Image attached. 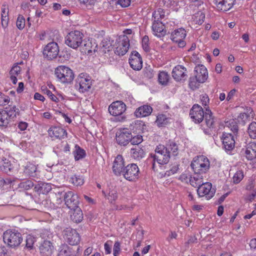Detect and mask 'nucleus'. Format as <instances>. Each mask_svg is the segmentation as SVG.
Listing matches in <instances>:
<instances>
[{
    "label": "nucleus",
    "instance_id": "obj_1",
    "mask_svg": "<svg viewBox=\"0 0 256 256\" xmlns=\"http://www.w3.org/2000/svg\"><path fill=\"white\" fill-rule=\"evenodd\" d=\"M170 154L168 152L164 146L160 144L156 146L155 150V154H151L148 161L152 164V168L154 170H156V162L159 164H167L170 160Z\"/></svg>",
    "mask_w": 256,
    "mask_h": 256
},
{
    "label": "nucleus",
    "instance_id": "obj_2",
    "mask_svg": "<svg viewBox=\"0 0 256 256\" xmlns=\"http://www.w3.org/2000/svg\"><path fill=\"white\" fill-rule=\"evenodd\" d=\"M3 240L9 247L16 248L22 243V235L16 230H8L3 234Z\"/></svg>",
    "mask_w": 256,
    "mask_h": 256
},
{
    "label": "nucleus",
    "instance_id": "obj_3",
    "mask_svg": "<svg viewBox=\"0 0 256 256\" xmlns=\"http://www.w3.org/2000/svg\"><path fill=\"white\" fill-rule=\"evenodd\" d=\"M190 166L194 173L201 174H205L209 169L210 162L206 157L200 156L193 160Z\"/></svg>",
    "mask_w": 256,
    "mask_h": 256
},
{
    "label": "nucleus",
    "instance_id": "obj_4",
    "mask_svg": "<svg viewBox=\"0 0 256 256\" xmlns=\"http://www.w3.org/2000/svg\"><path fill=\"white\" fill-rule=\"evenodd\" d=\"M55 74L60 82L64 84L71 82L74 78L72 70L64 66H58L55 70Z\"/></svg>",
    "mask_w": 256,
    "mask_h": 256
},
{
    "label": "nucleus",
    "instance_id": "obj_5",
    "mask_svg": "<svg viewBox=\"0 0 256 256\" xmlns=\"http://www.w3.org/2000/svg\"><path fill=\"white\" fill-rule=\"evenodd\" d=\"M83 34L78 30L70 32L66 36L65 43L71 48L76 49L82 43Z\"/></svg>",
    "mask_w": 256,
    "mask_h": 256
},
{
    "label": "nucleus",
    "instance_id": "obj_6",
    "mask_svg": "<svg viewBox=\"0 0 256 256\" xmlns=\"http://www.w3.org/2000/svg\"><path fill=\"white\" fill-rule=\"evenodd\" d=\"M207 128H204L202 129L204 132L208 135H211L213 131H215L216 125L217 122V119L215 118L209 107L205 108V114L204 118Z\"/></svg>",
    "mask_w": 256,
    "mask_h": 256
},
{
    "label": "nucleus",
    "instance_id": "obj_7",
    "mask_svg": "<svg viewBox=\"0 0 256 256\" xmlns=\"http://www.w3.org/2000/svg\"><path fill=\"white\" fill-rule=\"evenodd\" d=\"M126 110V105L122 101L114 102L108 107V112L111 115L121 116L120 121H122L126 119V116L122 115Z\"/></svg>",
    "mask_w": 256,
    "mask_h": 256
},
{
    "label": "nucleus",
    "instance_id": "obj_8",
    "mask_svg": "<svg viewBox=\"0 0 256 256\" xmlns=\"http://www.w3.org/2000/svg\"><path fill=\"white\" fill-rule=\"evenodd\" d=\"M58 194L64 196L65 204L70 210L78 206V196L74 192L72 191L58 192Z\"/></svg>",
    "mask_w": 256,
    "mask_h": 256
},
{
    "label": "nucleus",
    "instance_id": "obj_9",
    "mask_svg": "<svg viewBox=\"0 0 256 256\" xmlns=\"http://www.w3.org/2000/svg\"><path fill=\"white\" fill-rule=\"evenodd\" d=\"M138 174L139 168L138 166L134 164H131L124 167L122 174L126 180L133 181L138 178Z\"/></svg>",
    "mask_w": 256,
    "mask_h": 256
},
{
    "label": "nucleus",
    "instance_id": "obj_10",
    "mask_svg": "<svg viewBox=\"0 0 256 256\" xmlns=\"http://www.w3.org/2000/svg\"><path fill=\"white\" fill-rule=\"evenodd\" d=\"M129 38L126 35L120 36L116 44V47L114 50L116 54L119 56H124L128 52L129 46Z\"/></svg>",
    "mask_w": 256,
    "mask_h": 256
},
{
    "label": "nucleus",
    "instance_id": "obj_11",
    "mask_svg": "<svg viewBox=\"0 0 256 256\" xmlns=\"http://www.w3.org/2000/svg\"><path fill=\"white\" fill-rule=\"evenodd\" d=\"M65 240L70 245H76L80 242V236L76 230L68 228L63 231Z\"/></svg>",
    "mask_w": 256,
    "mask_h": 256
},
{
    "label": "nucleus",
    "instance_id": "obj_12",
    "mask_svg": "<svg viewBox=\"0 0 256 256\" xmlns=\"http://www.w3.org/2000/svg\"><path fill=\"white\" fill-rule=\"evenodd\" d=\"M91 86L92 81L89 76H82L80 74L76 80L75 87L80 92L84 93L88 91Z\"/></svg>",
    "mask_w": 256,
    "mask_h": 256
},
{
    "label": "nucleus",
    "instance_id": "obj_13",
    "mask_svg": "<svg viewBox=\"0 0 256 256\" xmlns=\"http://www.w3.org/2000/svg\"><path fill=\"white\" fill-rule=\"evenodd\" d=\"M59 47L56 42L48 43L44 48V56L48 60H51L56 58L58 54Z\"/></svg>",
    "mask_w": 256,
    "mask_h": 256
},
{
    "label": "nucleus",
    "instance_id": "obj_14",
    "mask_svg": "<svg viewBox=\"0 0 256 256\" xmlns=\"http://www.w3.org/2000/svg\"><path fill=\"white\" fill-rule=\"evenodd\" d=\"M130 138L132 133L128 128L120 130L116 133V141L120 146H126L130 142Z\"/></svg>",
    "mask_w": 256,
    "mask_h": 256
},
{
    "label": "nucleus",
    "instance_id": "obj_15",
    "mask_svg": "<svg viewBox=\"0 0 256 256\" xmlns=\"http://www.w3.org/2000/svg\"><path fill=\"white\" fill-rule=\"evenodd\" d=\"M205 112L198 104H194L190 112V116L195 123L200 124L204 118Z\"/></svg>",
    "mask_w": 256,
    "mask_h": 256
},
{
    "label": "nucleus",
    "instance_id": "obj_16",
    "mask_svg": "<svg viewBox=\"0 0 256 256\" xmlns=\"http://www.w3.org/2000/svg\"><path fill=\"white\" fill-rule=\"evenodd\" d=\"M212 186L210 182H204L198 187L197 193L200 197L206 196L208 200L211 198L214 195V191L212 190Z\"/></svg>",
    "mask_w": 256,
    "mask_h": 256
},
{
    "label": "nucleus",
    "instance_id": "obj_17",
    "mask_svg": "<svg viewBox=\"0 0 256 256\" xmlns=\"http://www.w3.org/2000/svg\"><path fill=\"white\" fill-rule=\"evenodd\" d=\"M129 63L131 68L135 70H139L142 67V58L136 51H132L129 58Z\"/></svg>",
    "mask_w": 256,
    "mask_h": 256
},
{
    "label": "nucleus",
    "instance_id": "obj_18",
    "mask_svg": "<svg viewBox=\"0 0 256 256\" xmlns=\"http://www.w3.org/2000/svg\"><path fill=\"white\" fill-rule=\"evenodd\" d=\"M223 148L226 152L232 151L235 146V140L234 136L229 133H224L221 138Z\"/></svg>",
    "mask_w": 256,
    "mask_h": 256
},
{
    "label": "nucleus",
    "instance_id": "obj_19",
    "mask_svg": "<svg viewBox=\"0 0 256 256\" xmlns=\"http://www.w3.org/2000/svg\"><path fill=\"white\" fill-rule=\"evenodd\" d=\"M124 160L122 155H118L114 161L112 172L116 176H120L124 169Z\"/></svg>",
    "mask_w": 256,
    "mask_h": 256
},
{
    "label": "nucleus",
    "instance_id": "obj_20",
    "mask_svg": "<svg viewBox=\"0 0 256 256\" xmlns=\"http://www.w3.org/2000/svg\"><path fill=\"white\" fill-rule=\"evenodd\" d=\"M194 76L199 83L204 82L208 77L206 68L203 65H198L194 68Z\"/></svg>",
    "mask_w": 256,
    "mask_h": 256
},
{
    "label": "nucleus",
    "instance_id": "obj_21",
    "mask_svg": "<svg viewBox=\"0 0 256 256\" xmlns=\"http://www.w3.org/2000/svg\"><path fill=\"white\" fill-rule=\"evenodd\" d=\"M186 69L184 66L178 65L172 70V76L176 81L184 80L186 79Z\"/></svg>",
    "mask_w": 256,
    "mask_h": 256
},
{
    "label": "nucleus",
    "instance_id": "obj_22",
    "mask_svg": "<svg viewBox=\"0 0 256 256\" xmlns=\"http://www.w3.org/2000/svg\"><path fill=\"white\" fill-rule=\"evenodd\" d=\"M235 0H214V4L218 10L226 12L233 6Z\"/></svg>",
    "mask_w": 256,
    "mask_h": 256
},
{
    "label": "nucleus",
    "instance_id": "obj_23",
    "mask_svg": "<svg viewBox=\"0 0 256 256\" xmlns=\"http://www.w3.org/2000/svg\"><path fill=\"white\" fill-rule=\"evenodd\" d=\"M48 134L52 138L62 139L66 137L67 133L66 130L64 128L60 127L54 126L49 129Z\"/></svg>",
    "mask_w": 256,
    "mask_h": 256
},
{
    "label": "nucleus",
    "instance_id": "obj_24",
    "mask_svg": "<svg viewBox=\"0 0 256 256\" xmlns=\"http://www.w3.org/2000/svg\"><path fill=\"white\" fill-rule=\"evenodd\" d=\"M50 184L40 182L34 186V190L38 194H46L52 190Z\"/></svg>",
    "mask_w": 256,
    "mask_h": 256
},
{
    "label": "nucleus",
    "instance_id": "obj_25",
    "mask_svg": "<svg viewBox=\"0 0 256 256\" xmlns=\"http://www.w3.org/2000/svg\"><path fill=\"white\" fill-rule=\"evenodd\" d=\"M152 30L154 34L158 37L163 36L166 34V30H164V26L160 22H153Z\"/></svg>",
    "mask_w": 256,
    "mask_h": 256
},
{
    "label": "nucleus",
    "instance_id": "obj_26",
    "mask_svg": "<svg viewBox=\"0 0 256 256\" xmlns=\"http://www.w3.org/2000/svg\"><path fill=\"white\" fill-rule=\"evenodd\" d=\"M76 252L72 247L66 244L60 246L58 250V256H75Z\"/></svg>",
    "mask_w": 256,
    "mask_h": 256
},
{
    "label": "nucleus",
    "instance_id": "obj_27",
    "mask_svg": "<svg viewBox=\"0 0 256 256\" xmlns=\"http://www.w3.org/2000/svg\"><path fill=\"white\" fill-rule=\"evenodd\" d=\"M53 246L50 241L44 240L40 247L41 254L44 256H50L53 250Z\"/></svg>",
    "mask_w": 256,
    "mask_h": 256
},
{
    "label": "nucleus",
    "instance_id": "obj_28",
    "mask_svg": "<svg viewBox=\"0 0 256 256\" xmlns=\"http://www.w3.org/2000/svg\"><path fill=\"white\" fill-rule=\"evenodd\" d=\"M168 152L170 154V157L172 156H176L178 154V144L174 140H169L164 146Z\"/></svg>",
    "mask_w": 256,
    "mask_h": 256
},
{
    "label": "nucleus",
    "instance_id": "obj_29",
    "mask_svg": "<svg viewBox=\"0 0 256 256\" xmlns=\"http://www.w3.org/2000/svg\"><path fill=\"white\" fill-rule=\"evenodd\" d=\"M152 108L148 105H144L138 108L134 114L136 117H145L150 115L152 112Z\"/></svg>",
    "mask_w": 256,
    "mask_h": 256
},
{
    "label": "nucleus",
    "instance_id": "obj_30",
    "mask_svg": "<svg viewBox=\"0 0 256 256\" xmlns=\"http://www.w3.org/2000/svg\"><path fill=\"white\" fill-rule=\"evenodd\" d=\"M24 173L27 176L36 177L38 174L37 167L36 164L28 162L24 166Z\"/></svg>",
    "mask_w": 256,
    "mask_h": 256
},
{
    "label": "nucleus",
    "instance_id": "obj_31",
    "mask_svg": "<svg viewBox=\"0 0 256 256\" xmlns=\"http://www.w3.org/2000/svg\"><path fill=\"white\" fill-rule=\"evenodd\" d=\"M83 213L79 206L71 210L70 219L76 223H80L83 220Z\"/></svg>",
    "mask_w": 256,
    "mask_h": 256
},
{
    "label": "nucleus",
    "instance_id": "obj_32",
    "mask_svg": "<svg viewBox=\"0 0 256 256\" xmlns=\"http://www.w3.org/2000/svg\"><path fill=\"white\" fill-rule=\"evenodd\" d=\"M4 111L6 113L7 117L10 120L20 114L19 109L14 105H9L5 108Z\"/></svg>",
    "mask_w": 256,
    "mask_h": 256
},
{
    "label": "nucleus",
    "instance_id": "obj_33",
    "mask_svg": "<svg viewBox=\"0 0 256 256\" xmlns=\"http://www.w3.org/2000/svg\"><path fill=\"white\" fill-rule=\"evenodd\" d=\"M186 35L184 28H180L175 30L171 34V39L173 42L178 41L179 39H184Z\"/></svg>",
    "mask_w": 256,
    "mask_h": 256
},
{
    "label": "nucleus",
    "instance_id": "obj_34",
    "mask_svg": "<svg viewBox=\"0 0 256 256\" xmlns=\"http://www.w3.org/2000/svg\"><path fill=\"white\" fill-rule=\"evenodd\" d=\"M204 177L199 174H196L193 176H190L188 180L190 184L194 187L200 186L201 184H203Z\"/></svg>",
    "mask_w": 256,
    "mask_h": 256
},
{
    "label": "nucleus",
    "instance_id": "obj_35",
    "mask_svg": "<svg viewBox=\"0 0 256 256\" xmlns=\"http://www.w3.org/2000/svg\"><path fill=\"white\" fill-rule=\"evenodd\" d=\"M8 6L6 4H2V24L4 28L7 26L8 22Z\"/></svg>",
    "mask_w": 256,
    "mask_h": 256
},
{
    "label": "nucleus",
    "instance_id": "obj_36",
    "mask_svg": "<svg viewBox=\"0 0 256 256\" xmlns=\"http://www.w3.org/2000/svg\"><path fill=\"white\" fill-rule=\"evenodd\" d=\"M130 153L132 156L138 160H141L145 155L144 150L139 147L132 148Z\"/></svg>",
    "mask_w": 256,
    "mask_h": 256
},
{
    "label": "nucleus",
    "instance_id": "obj_37",
    "mask_svg": "<svg viewBox=\"0 0 256 256\" xmlns=\"http://www.w3.org/2000/svg\"><path fill=\"white\" fill-rule=\"evenodd\" d=\"M97 46L92 45V42L90 40L84 42V44H82V52L85 54H90L92 52H96Z\"/></svg>",
    "mask_w": 256,
    "mask_h": 256
},
{
    "label": "nucleus",
    "instance_id": "obj_38",
    "mask_svg": "<svg viewBox=\"0 0 256 256\" xmlns=\"http://www.w3.org/2000/svg\"><path fill=\"white\" fill-rule=\"evenodd\" d=\"M70 182L76 186H80L84 184V179L82 176L74 174L70 178Z\"/></svg>",
    "mask_w": 256,
    "mask_h": 256
},
{
    "label": "nucleus",
    "instance_id": "obj_39",
    "mask_svg": "<svg viewBox=\"0 0 256 256\" xmlns=\"http://www.w3.org/2000/svg\"><path fill=\"white\" fill-rule=\"evenodd\" d=\"M0 168L4 172L8 173L10 172L12 169V164L8 160L3 158L0 160Z\"/></svg>",
    "mask_w": 256,
    "mask_h": 256
},
{
    "label": "nucleus",
    "instance_id": "obj_40",
    "mask_svg": "<svg viewBox=\"0 0 256 256\" xmlns=\"http://www.w3.org/2000/svg\"><path fill=\"white\" fill-rule=\"evenodd\" d=\"M34 182L32 180H26L21 182L18 184V188H20L24 190H28L32 188V187H34Z\"/></svg>",
    "mask_w": 256,
    "mask_h": 256
},
{
    "label": "nucleus",
    "instance_id": "obj_41",
    "mask_svg": "<svg viewBox=\"0 0 256 256\" xmlns=\"http://www.w3.org/2000/svg\"><path fill=\"white\" fill-rule=\"evenodd\" d=\"M101 49L104 53H106L112 48V42L108 38L104 39L101 42Z\"/></svg>",
    "mask_w": 256,
    "mask_h": 256
},
{
    "label": "nucleus",
    "instance_id": "obj_42",
    "mask_svg": "<svg viewBox=\"0 0 256 256\" xmlns=\"http://www.w3.org/2000/svg\"><path fill=\"white\" fill-rule=\"evenodd\" d=\"M169 75L166 72H160L158 76V82L162 85H166L169 80Z\"/></svg>",
    "mask_w": 256,
    "mask_h": 256
},
{
    "label": "nucleus",
    "instance_id": "obj_43",
    "mask_svg": "<svg viewBox=\"0 0 256 256\" xmlns=\"http://www.w3.org/2000/svg\"><path fill=\"white\" fill-rule=\"evenodd\" d=\"M75 148L76 150L74 152L75 160H78L84 158L86 156L84 150L81 148L79 146L77 145L75 146Z\"/></svg>",
    "mask_w": 256,
    "mask_h": 256
},
{
    "label": "nucleus",
    "instance_id": "obj_44",
    "mask_svg": "<svg viewBox=\"0 0 256 256\" xmlns=\"http://www.w3.org/2000/svg\"><path fill=\"white\" fill-rule=\"evenodd\" d=\"M156 122L158 126H164L168 124V118L164 114H159Z\"/></svg>",
    "mask_w": 256,
    "mask_h": 256
},
{
    "label": "nucleus",
    "instance_id": "obj_45",
    "mask_svg": "<svg viewBox=\"0 0 256 256\" xmlns=\"http://www.w3.org/2000/svg\"><path fill=\"white\" fill-rule=\"evenodd\" d=\"M10 120L4 110H0V126L6 127L10 123Z\"/></svg>",
    "mask_w": 256,
    "mask_h": 256
},
{
    "label": "nucleus",
    "instance_id": "obj_46",
    "mask_svg": "<svg viewBox=\"0 0 256 256\" xmlns=\"http://www.w3.org/2000/svg\"><path fill=\"white\" fill-rule=\"evenodd\" d=\"M42 91L44 94H46L48 96L52 101L54 102H58L59 101L58 98L54 96L52 92L49 90L47 88L44 87L42 88Z\"/></svg>",
    "mask_w": 256,
    "mask_h": 256
},
{
    "label": "nucleus",
    "instance_id": "obj_47",
    "mask_svg": "<svg viewBox=\"0 0 256 256\" xmlns=\"http://www.w3.org/2000/svg\"><path fill=\"white\" fill-rule=\"evenodd\" d=\"M248 133L251 138H256V122H252L248 128Z\"/></svg>",
    "mask_w": 256,
    "mask_h": 256
},
{
    "label": "nucleus",
    "instance_id": "obj_48",
    "mask_svg": "<svg viewBox=\"0 0 256 256\" xmlns=\"http://www.w3.org/2000/svg\"><path fill=\"white\" fill-rule=\"evenodd\" d=\"M17 28L20 30H22L26 26V20L24 18L22 15H18L16 22Z\"/></svg>",
    "mask_w": 256,
    "mask_h": 256
},
{
    "label": "nucleus",
    "instance_id": "obj_49",
    "mask_svg": "<svg viewBox=\"0 0 256 256\" xmlns=\"http://www.w3.org/2000/svg\"><path fill=\"white\" fill-rule=\"evenodd\" d=\"M35 241V238L32 236H28L26 240V247L28 248L32 249Z\"/></svg>",
    "mask_w": 256,
    "mask_h": 256
},
{
    "label": "nucleus",
    "instance_id": "obj_50",
    "mask_svg": "<svg viewBox=\"0 0 256 256\" xmlns=\"http://www.w3.org/2000/svg\"><path fill=\"white\" fill-rule=\"evenodd\" d=\"M149 38L148 37L146 36H144L142 39V46L144 50L146 52H149L150 50V48L149 46Z\"/></svg>",
    "mask_w": 256,
    "mask_h": 256
},
{
    "label": "nucleus",
    "instance_id": "obj_51",
    "mask_svg": "<svg viewBox=\"0 0 256 256\" xmlns=\"http://www.w3.org/2000/svg\"><path fill=\"white\" fill-rule=\"evenodd\" d=\"M205 18V14L203 12H200L196 14L195 21L196 24L199 25L202 24Z\"/></svg>",
    "mask_w": 256,
    "mask_h": 256
},
{
    "label": "nucleus",
    "instance_id": "obj_52",
    "mask_svg": "<svg viewBox=\"0 0 256 256\" xmlns=\"http://www.w3.org/2000/svg\"><path fill=\"white\" fill-rule=\"evenodd\" d=\"M198 83L195 76L190 78L189 86L191 89L194 90L198 88Z\"/></svg>",
    "mask_w": 256,
    "mask_h": 256
},
{
    "label": "nucleus",
    "instance_id": "obj_53",
    "mask_svg": "<svg viewBox=\"0 0 256 256\" xmlns=\"http://www.w3.org/2000/svg\"><path fill=\"white\" fill-rule=\"evenodd\" d=\"M244 177L243 173L242 171H237L233 176V181L234 184L239 183Z\"/></svg>",
    "mask_w": 256,
    "mask_h": 256
},
{
    "label": "nucleus",
    "instance_id": "obj_54",
    "mask_svg": "<svg viewBox=\"0 0 256 256\" xmlns=\"http://www.w3.org/2000/svg\"><path fill=\"white\" fill-rule=\"evenodd\" d=\"M118 195L116 190H112L110 191L108 196V199L111 203L115 202L118 198Z\"/></svg>",
    "mask_w": 256,
    "mask_h": 256
},
{
    "label": "nucleus",
    "instance_id": "obj_55",
    "mask_svg": "<svg viewBox=\"0 0 256 256\" xmlns=\"http://www.w3.org/2000/svg\"><path fill=\"white\" fill-rule=\"evenodd\" d=\"M142 136L138 135L132 137V138L130 142L133 145H138L142 142Z\"/></svg>",
    "mask_w": 256,
    "mask_h": 256
},
{
    "label": "nucleus",
    "instance_id": "obj_56",
    "mask_svg": "<svg viewBox=\"0 0 256 256\" xmlns=\"http://www.w3.org/2000/svg\"><path fill=\"white\" fill-rule=\"evenodd\" d=\"M179 170V164L177 163H174L172 165V166L170 170L168 171H166V174L168 176L170 174H173L176 173Z\"/></svg>",
    "mask_w": 256,
    "mask_h": 256
},
{
    "label": "nucleus",
    "instance_id": "obj_57",
    "mask_svg": "<svg viewBox=\"0 0 256 256\" xmlns=\"http://www.w3.org/2000/svg\"><path fill=\"white\" fill-rule=\"evenodd\" d=\"M162 12V9L158 8L157 10L154 11L152 13L153 22H160V14Z\"/></svg>",
    "mask_w": 256,
    "mask_h": 256
},
{
    "label": "nucleus",
    "instance_id": "obj_58",
    "mask_svg": "<svg viewBox=\"0 0 256 256\" xmlns=\"http://www.w3.org/2000/svg\"><path fill=\"white\" fill-rule=\"evenodd\" d=\"M21 71V68L17 64L14 66L10 72V75H14L15 76L19 74Z\"/></svg>",
    "mask_w": 256,
    "mask_h": 256
},
{
    "label": "nucleus",
    "instance_id": "obj_59",
    "mask_svg": "<svg viewBox=\"0 0 256 256\" xmlns=\"http://www.w3.org/2000/svg\"><path fill=\"white\" fill-rule=\"evenodd\" d=\"M227 126H228L230 130L234 133H237L238 130V126L237 125L236 122L232 120L231 122L229 123L227 122Z\"/></svg>",
    "mask_w": 256,
    "mask_h": 256
},
{
    "label": "nucleus",
    "instance_id": "obj_60",
    "mask_svg": "<svg viewBox=\"0 0 256 256\" xmlns=\"http://www.w3.org/2000/svg\"><path fill=\"white\" fill-rule=\"evenodd\" d=\"M200 98L202 106H206V108L208 107V105L210 102V99L208 96L206 94H202L200 96Z\"/></svg>",
    "mask_w": 256,
    "mask_h": 256
},
{
    "label": "nucleus",
    "instance_id": "obj_61",
    "mask_svg": "<svg viewBox=\"0 0 256 256\" xmlns=\"http://www.w3.org/2000/svg\"><path fill=\"white\" fill-rule=\"evenodd\" d=\"M112 244V240H108L105 242L104 244V248L106 254H110L111 253V247Z\"/></svg>",
    "mask_w": 256,
    "mask_h": 256
},
{
    "label": "nucleus",
    "instance_id": "obj_62",
    "mask_svg": "<svg viewBox=\"0 0 256 256\" xmlns=\"http://www.w3.org/2000/svg\"><path fill=\"white\" fill-rule=\"evenodd\" d=\"M120 250V244L118 241L115 242L114 246V256H118Z\"/></svg>",
    "mask_w": 256,
    "mask_h": 256
},
{
    "label": "nucleus",
    "instance_id": "obj_63",
    "mask_svg": "<svg viewBox=\"0 0 256 256\" xmlns=\"http://www.w3.org/2000/svg\"><path fill=\"white\" fill-rule=\"evenodd\" d=\"M130 4V0H118L116 2V4H118L124 8H126L129 6Z\"/></svg>",
    "mask_w": 256,
    "mask_h": 256
},
{
    "label": "nucleus",
    "instance_id": "obj_64",
    "mask_svg": "<svg viewBox=\"0 0 256 256\" xmlns=\"http://www.w3.org/2000/svg\"><path fill=\"white\" fill-rule=\"evenodd\" d=\"M82 4H86V6L94 5L96 0H78Z\"/></svg>",
    "mask_w": 256,
    "mask_h": 256
}]
</instances>
